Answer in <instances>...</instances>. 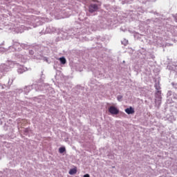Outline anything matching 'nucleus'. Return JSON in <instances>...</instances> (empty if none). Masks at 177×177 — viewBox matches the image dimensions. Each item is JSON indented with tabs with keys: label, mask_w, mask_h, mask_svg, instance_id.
Here are the masks:
<instances>
[{
	"label": "nucleus",
	"mask_w": 177,
	"mask_h": 177,
	"mask_svg": "<svg viewBox=\"0 0 177 177\" xmlns=\"http://www.w3.org/2000/svg\"><path fill=\"white\" fill-rule=\"evenodd\" d=\"M89 12L90 13H93V12H96L99 9L97 4H91L89 6Z\"/></svg>",
	"instance_id": "f257e3e1"
},
{
	"label": "nucleus",
	"mask_w": 177,
	"mask_h": 177,
	"mask_svg": "<svg viewBox=\"0 0 177 177\" xmlns=\"http://www.w3.org/2000/svg\"><path fill=\"white\" fill-rule=\"evenodd\" d=\"M75 174H77V168L71 169L69 171V174H70V175H75Z\"/></svg>",
	"instance_id": "f03ea898"
},
{
	"label": "nucleus",
	"mask_w": 177,
	"mask_h": 177,
	"mask_svg": "<svg viewBox=\"0 0 177 177\" xmlns=\"http://www.w3.org/2000/svg\"><path fill=\"white\" fill-rule=\"evenodd\" d=\"M59 61L62 64H66V63H67V61L66 60V58H64V57H60Z\"/></svg>",
	"instance_id": "7ed1b4c3"
},
{
	"label": "nucleus",
	"mask_w": 177,
	"mask_h": 177,
	"mask_svg": "<svg viewBox=\"0 0 177 177\" xmlns=\"http://www.w3.org/2000/svg\"><path fill=\"white\" fill-rule=\"evenodd\" d=\"M119 113V111H109V115H113L114 117L115 115H117V114H118Z\"/></svg>",
	"instance_id": "20e7f679"
},
{
	"label": "nucleus",
	"mask_w": 177,
	"mask_h": 177,
	"mask_svg": "<svg viewBox=\"0 0 177 177\" xmlns=\"http://www.w3.org/2000/svg\"><path fill=\"white\" fill-rule=\"evenodd\" d=\"M109 111H118V109L114 106L109 107Z\"/></svg>",
	"instance_id": "39448f33"
},
{
	"label": "nucleus",
	"mask_w": 177,
	"mask_h": 177,
	"mask_svg": "<svg viewBox=\"0 0 177 177\" xmlns=\"http://www.w3.org/2000/svg\"><path fill=\"white\" fill-rule=\"evenodd\" d=\"M64 151H66L65 147H60L59 149V153H60L61 154H63V153H64Z\"/></svg>",
	"instance_id": "423d86ee"
},
{
	"label": "nucleus",
	"mask_w": 177,
	"mask_h": 177,
	"mask_svg": "<svg viewBox=\"0 0 177 177\" xmlns=\"http://www.w3.org/2000/svg\"><path fill=\"white\" fill-rule=\"evenodd\" d=\"M124 111H134V110L133 108H132V106H130L129 108L126 109Z\"/></svg>",
	"instance_id": "0eeeda50"
},
{
	"label": "nucleus",
	"mask_w": 177,
	"mask_h": 177,
	"mask_svg": "<svg viewBox=\"0 0 177 177\" xmlns=\"http://www.w3.org/2000/svg\"><path fill=\"white\" fill-rule=\"evenodd\" d=\"M121 99H122V95H118V100H121Z\"/></svg>",
	"instance_id": "6e6552de"
},
{
	"label": "nucleus",
	"mask_w": 177,
	"mask_h": 177,
	"mask_svg": "<svg viewBox=\"0 0 177 177\" xmlns=\"http://www.w3.org/2000/svg\"><path fill=\"white\" fill-rule=\"evenodd\" d=\"M127 114H133L134 111H127Z\"/></svg>",
	"instance_id": "1a4fd4ad"
},
{
	"label": "nucleus",
	"mask_w": 177,
	"mask_h": 177,
	"mask_svg": "<svg viewBox=\"0 0 177 177\" xmlns=\"http://www.w3.org/2000/svg\"><path fill=\"white\" fill-rule=\"evenodd\" d=\"M83 177H90L89 174H85Z\"/></svg>",
	"instance_id": "9d476101"
}]
</instances>
